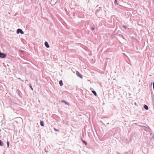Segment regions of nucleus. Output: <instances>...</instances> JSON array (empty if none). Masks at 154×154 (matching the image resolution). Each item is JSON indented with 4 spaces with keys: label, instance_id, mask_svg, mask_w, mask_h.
<instances>
[{
    "label": "nucleus",
    "instance_id": "obj_1",
    "mask_svg": "<svg viewBox=\"0 0 154 154\" xmlns=\"http://www.w3.org/2000/svg\"><path fill=\"white\" fill-rule=\"evenodd\" d=\"M17 34H19L20 33L21 34H23L24 32L22 30L20 29H18L17 30Z\"/></svg>",
    "mask_w": 154,
    "mask_h": 154
},
{
    "label": "nucleus",
    "instance_id": "obj_2",
    "mask_svg": "<svg viewBox=\"0 0 154 154\" xmlns=\"http://www.w3.org/2000/svg\"><path fill=\"white\" fill-rule=\"evenodd\" d=\"M76 74L79 77L81 78H82V75L79 73V72L78 71H76Z\"/></svg>",
    "mask_w": 154,
    "mask_h": 154
},
{
    "label": "nucleus",
    "instance_id": "obj_3",
    "mask_svg": "<svg viewBox=\"0 0 154 154\" xmlns=\"http://www.w3.org/2000/svg\"><path fill=\"white\" fill-rule=\"evenodd\" d=\"M45 46L47 48H49V45L48 43V42H45Z\"/></svg>",
    "mask_w": 154,
    "mask_h": 154
},
{
    "label": "nucleus",
    "instance_id": "obj_4",
    "mask_svg": "<svg viewBox=\"0 0 154 154\" xmlns=\"http://www.w3.org/2000/svg\"><path fill=\"white\" fill-rule=\"evenodd\" d=\"M40 124L41 126H44V123L43 121H41L40 122Z\"/></svg>",
    "mask_w": 154,
    "mask_h": 154
},
{
    "label": "nucleus",
    "instance_id": "obj_5",
    "mask_svg": "<svg viewBox=\"0 0 154 154\" xmlns=\"http://www.w3.org/2000/svg\"><path fill=\"white\" fill-rule=\"evenodd\" d=\"M59 84L60 86H62L63 85V83L62 80H60L59 81Z\"/></svg>",
    "mask_w": 154,
    "mask_h": 154
},
{
    "label": "nucleus",
    "instance_id": "obj_6",
    "mask_svg": "<svg viewBox=\"0 0 154 154\" xmlns=\"http://www.w3.org/2000/svg\"><path fill=\"white\" fill-rule=\"evenodd\" d=\"M4 145V143L2 141L0 140V146H3Z\"/></svg>",
    "mask_w": 154,
    "mask_h": 154
},
{
    "label": "nucleus",
    "instance_id": "obj_7",
    "mask_svg": "<svg viewBox=\"0 0 154 154\" xmlns=\"http://www.w3.org/2000/svg\"><path fill=\"white\" fill-rule=\"evenodd\" d=\"M144 108L146 109V110H148V107L146 105H144Z\"/></svg>",
    "mask_w": 154,
    "mask_h": 154
},
{
    "label": "nucleus",
    "instance_id": "obj_8",
    "mask_svg": "<svg viewBox=\"0 0 154 154\" xmlns=\"http://www.w3.org/2000/svg\"><path fill=\"white\" fill-rule=\"evenodd\" d=\"M92 92L94 95L95 96H97V94L95 91H92Z\"/></svg>",
    "mask_w": 154,
    "mask_h": 154
},
{
    "label": "nucleus",
    "instance_id": "obj_9",
    "mask_svg": "<svg viewBox=\"0 0 154 154\" xmlns=\"http://www.w3.org/2000/svg\"><path fill=\"white\" fill-rule=\"evenodd\" d=\"M62 102H63V103H65V104H67V105H69V103L66 102V101L65 100H62L61 101Z\"/></svg>",
    "mask_w": 154,
    "mask_h": 154
},
{
    "label": "nucleus",
    "instance_id": "obj_10",
    "mask_svg": "<svg viewBox=\"0 0 154 154\" xmlns=\"http://www.w3.org/2000/svg\"><path fill=\"white\" fill-rule=\"evenodd\" d=\"M81 140L82 141V142L85 144L86 145L87 144V143L84 140H83V139L81 138Z\"/></svg>",
    "mask_w": 154,
    "mask_h": 154
},
{
    "label": "nucleus",
    "instance_id": "obj_11",
    "mask_svg": "<svg viewBox=\"0 0 154 154\" xmlns=\"http://www.w3.org/2000/svg\"><path fill=\"white\" fill-rule=\"evenodd\" d=\"M7 144L8 147V148L9 146V144L10 143H9V141L8 140L7 141Z\"/></svg>",
    "mask_w": 154,
    "mask_h": 154
},
{
    "label": "nucleus",
    "instance_id": "obj_12",
    "mask_svg": "<svg viewBox=\"0 0 154 154\" xmlns=\"http://www.w3.org/2000/svg\"><path fill=\"white\" fill-rule=\"evenodd\" d=\"M24 52V51H22V50H20V51H19V53L20 54H23V53Z\"/></svg>",
    "mask_w": 154,
    "mask_h": 154
},
{
    "label": "nucleus",
    "instance_id": "obj_13",
    "mask_svg": "<svg viewBox=\"0 0 154 154\" xmlns=\"http://www.w3.org/2000/svg\"><path fill=\"white\" fill-rule=\"evenodd\" d=\"M29 87L30 88L32 89V91L33 90V88H32V85H31V84H29Z\"/></svg>",
    "mask_w": 154,
    "mask_h": 154
},
{
    "label": "nucleus",
    "instance_id": "obj_14",
    "mask_svg": "<svg viewBox=\"0 0 154 154\" xmlns=\"http://www.w3.org/2000/svg\"><path fill=\"white\" fill-rule=\"evenodd\" d=\"M122 26L123 27L124 29H127V26H126L125 25H123V26Z\"/></svg>",
    "mask_w": 154,
    "mask_h": 154
},
{
    "label": "nucleus",
    "instance_id": "obj_15",
    "mask_svg": "<svg viewBox=\"0 0 154 154\" xmlns=\"http://www.w3.org/2000/svg\"><path fill=\"white\" fill-rule=\"evenodd\" d=\"M54 129L55 131H59V130L55 128H54Z\"/></svg>",
    "mask_w": 154,
    "mask_h": 154
},
{
    "label": "nucleus",
    "instance_id": "obj_16",
    "mask_svg": "<svg viewBox=\"0 0 154 154\" xmlns=\"http://www.w3.org/2000/svg\"><path fill=\"white\" fill-rule=\"evenodd\" d=\"M134 105H135V106H138V105L135 102V103H134Z\"/></svg>",
    "mask_w": 154,
    "mask_h": 154
},
{
    "label": "nucleus",
    "instance_id": "obj_17",
    "mask_svg": "<svg viewBox=\"0 0 154 154\" xmlns=\"http://www.w3.org/2000/svg\"><path fill=\"white\" fill-rule=\"evenodd\" d=\"M91 29L92 30H94V28H93V27H92L91 28Z\"/></svg>",
    "mask_w": 154,
    "mask_h": 154
},
{
    "label": "nucleus",
    "instance_id": "obj_18",
    "mask_svg": "<svg viewBox=\"0 0 154 154\" xmlns=\"http://www.w3.org/2000/svg\"><path fill=\"white\" fill-rule=\"evenodd\" d=\"M152 85L153 86V89L154 90V82H153Z\"/></svg>",
    "mask_w": 154,
    "mask_h": 154
},
{
    "label": "nucleus",
    "instance_id": "obj_19",
    "mask_svg": "<svg viewBox=\"0 0 154 154\" xmlns=\"http://www.w3.org/2000/svg\"><path fill=\"white\" fill-rule=\"evenodd\" d=\"M117 0H115V2H114L115 4L116 3Z\"/></svg>",
    "mask_w": 154,
    "mask_h": 154
},
{
    "label": "nucleus",
    "instance_id": "obj_20",
    "mask_svg": "<svg viewBox=\"0 0 154 154\" xmlns=\"http://www.w3.org/2000/svg\"><path fill=\"white\" fill-rule=\"evenodd\" d=\"M28 81V80H26L25 83H26V81Z\"/></svg>",
    "mask_w": 154,
    "mask_h": 154
}]
</instances>
